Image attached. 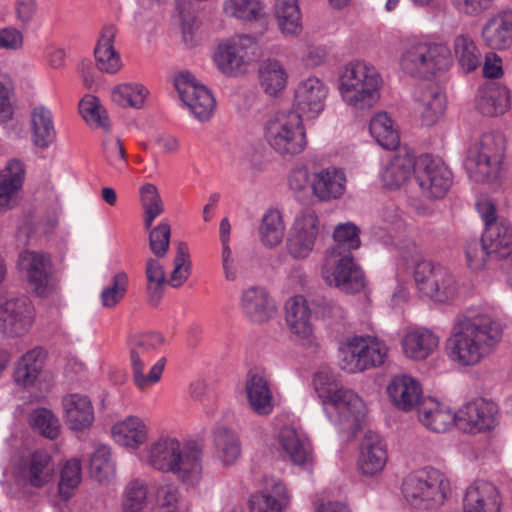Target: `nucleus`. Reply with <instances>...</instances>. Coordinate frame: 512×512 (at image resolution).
I'll use <instances>...</instances> for the list:
<instances>
[{"label": "nucleus", "instance_id": "8fccbe9b", "mask_svg": "<svg viewBox=\"0 0 512 512\" xmlns=\"http://www.w3.org/2000/svg\"><path fill=\"white\" fill-rule=\"evenodd\" d=\"M214 445L217 457L224 465L234 464L241 455V445L235 432L219 428L214 432Z\"/></svg>", "mask_w": 512, "mask_h": 512}, {"label": "nucleus", "instance_id": "f03ea898", "mask_svg": "<svg viewBox=\"0 0 512 512\" xmlns=\"http://www.w3.org/2000/svg\"><path fill=\"white\" fill-rule=\"evenodd\" d=\"M201 458L202 451L195 443L182 446L180 441L172 437L158 439L144 455L149 466L162 472H171L189 485L200 478Z\"/></svg>", "mask_w": 512, "mask_h": 512}, {"label": "nucleus", "instance_id": "3c124183", "mask_svg": "<svg viewBox=\"0 0 512 512\" xmlns=\"http://www.w3.org/2000/svg\"><path fill=\"white\" fill-rule=\"evenodd\" d=\"M145 276L148 301L156 306L163 296L165 284L168 283L164 268L157 259L150 257L146 260Z\"/></svg>", "mask_w": 512, "mask_h": 512}, {"label": "nucleus", "instance_id": "412c9836", "mask_svg": "<svg viewBox=\"0 0 512 512\" xmlns=\"http://www.w3.org/2000/svg\"><path fill=\"white\" fill-rule=\"evenodd\" d=\"M335 259V266L328 277L330 285H334L347 294L360 292L365 286V277L361 268L355 263L350 253L330 256Z\"/></svg>", "mask_w": 512, "mask_h": 512}, {"label": "nucleus", "instance_id": "338daca9", "mask_svg": "<svg viewBox=\"0 0 512 512\" xmlns=\"http://www.w3.org/2000/svg\"><path fill=\"white\" fill-rule=\"evenodd\" d=\"M494 257V253H489L482 239L472 240L466 247V258L469 267L473 270L482 269L485 266L486 259Z\"/></svg>", "mask_w": 512, "mask_h": 512}, {"label": "nucleus", "instance_id": "4be33fe9", "mask_svg": "<svg viewBox=\"0 0 512 512\" xmlns=\"http://www.w3.org/2000/svg\"><path fill=\"white\" fill-rule=\"evenodd\" d=\"M502 498L491 482L477 480L467 489L463 498L464 512H500Z\"/></svg>", "mask_w": 512, "mask_h": 512}, {"label": "nucleus", "instance_id": "603ef678", "mask_svg": "<svg viewBox=\"0 0 512 512\" xmlns=\"http://www.w3.org/2000/svg\"><path fill=\"white\" fill-rule=\"evenodd\" d=\"M371 136L386 149H395L399 145V135L385 112L376 114L369 125Z\"/></svg>", "mask_w": 512, "mask_h": 512}, {"label": "nucleus", "instance_id": "774afa93", "mask_svg": "<svg viewBox=\"0 0 512 512\" xmlns=\"http://www.w3.org/2000/svg\"><path fill=\"white\" fill-rule=\"evenodd\" d=\"M103 151L108 163L117 170L122 171L126 167V154L120 139H105Z\"/></svg>", "mask_w": 512, "mask_h": 512}, {"label": "nucleus", "instance_id": "a211bd4d", "mask_svg": "<svg viewBox=\"0 0 512 512\" xmlns=\"http://www.w3.org/2000/svg\"><path fill=\"white\" fill-rule=\"evenodd\" d=\"M327 95L328 87L320 78L310 76L301 80L295 88L293 111L302 119L315 118L324 110Z\"/></svg>", "mask_w": 512, "mask_h": 512}, {"label": "nucleus", "instance_id": "052dcab7", "mask_svg": "<svg viewBox=\"0 0 512 512\" xmlns=\"http://www.w3.org/2000/svg\"><path fill=\"white\" fill-rule=\"evenodd\" d=\"M29 422L35 431L48 439H55L59 435V420L46 408L35 409L30 414Z\"/></svg>", "mask_w": 512, "mask_h": 512}, {"label": "nucleus", "instance_id": "aec40b11", "mask_svg": "<svg viewBox=\"0 0 512 512\" xmlns=\"http://www.w3.org/2000/svg\"><path fill=\"white\" fill-rule=\"evenodd\" d=\"M446 97L433 83L421 84L413 94V111L425 126L435 124L443 115Z\"/></svg>", "mask_w": 512, "mask_h": 512}, {"label": "nucleus", "instance_id": "680f3d73", "mask_svg": "<svg viewBox=\"0 0 512 512\" xmlns=\"http://www.w3.org/2000/svg\"><path fill=\"white\" fill-rule=\"evenodd\" d=\"M173 265L174 268L168 283L172 287L178 288L187 281L191 273L190 255L186 243L179 242L177 244V251L176 256L173 260Z\"/></svg>", "mask_w": 512, "mask_h": 512}, {"label": "nucleus", "instance_id": "2eb2a0df", "mask_svg": "<svg viewBox=\"0 0 512 512\" xmlns=\"http://www.w3.org/2000/svg\"><path fill=\"white\" fill-rule=\"evenodd\" d=\"M174 85L181 100L199 121L209 120L215 108V99L211 92L189 72L179 73Z\"/></svg>", "mask_w": 512, "mask_h": 512}, {"label": "nucleus", "instance_id": "423d86ee", "mask_svg": "<svg viewBox=\"0 0 512 512\" xmlns=\"http://www.w3.org/2000/svg\"><path fill=\"white\" fill-rule=\"evenodd\" d=\"M505 154V138L500 133H485L467 151L465 167L476 182L497 179Z\"/></svg>", "mask_w": 512, "mask_h": 512}, {"label": "nucleus", "instance_id": "b1692460", "mask_svg": "<svg viewBox=\"0 0 512 512\" xmlns=\"http://www.w3.org/2000/svg\"><path fill=\"white\" fill-rule=\"evenodd\" d=\"M388 395L392 403L402 411L418 408L423 400V390L420 382L406 374L394 376L388 387Z\"/></svg>", "mask_w": 512, "mask_h": 512}, {"label": "nucleus", "instance_id": "0e129e2a", "mask_svg": "<svg viewBox=\"0 0 512 512\" xmlns=\"http://www.w3.org/2000/svg\"><path fill=\"white\" fill-rule=\"evenodd\" d=\"M128 275L120 271L113 276L112 285L104 288L100 294L101 303L106 308L114 307L127 292Z\"/></svg>", "mask_w": 512, "mask_h": 512}, {"label": "nucleus", "instance_id": "bf43d9fd", "mask_svg": "<svg viewBox=\"0 0 512 512\" xmlns=\"http://www.w3.org/2000/svg\"><path fill=\"white\" fill-rule=\"evenodd\" d=\"M223 11L228 17L254 21L260 18L262 6L259 0H224Z\"/></svg>", "mask_w": 512, "mask_h": 512}, {"label": "nucleus", "instance_id": "ddd939ff", "mask_svg": "<svg viewBox=\"0 0 512 512\" xmlns=\"http://www.w3.org/2000/svg\"><path fill=\"white\" fill-rule=\"evenodd\" d=\"M415 179L424 196L440 199L452 185V172L440 159L424 154L416 159Z\"/></svg>", "mask_w": 512, "mask_h": 512}, {"label": "nucleus", "instance_id": "4d7b16f0", "mask_svg": "<svg viewBox=\"0 0 512 512\" xmlns=\"http://www.w3.org/2000/svg\"><path fill=\"white\" fill-rule=\"evenodd\" d=\"M140 196L144 209V226L146 230H149L155 218L163 213V202L156 186L151 183L140 188Z\"/></svg>", "mask_w": 512, "mask_h": 512}, {"label": "nucleus", "instance_id": "79ce46f5", "mask_svg": "<svg viewBox=\"0 0 512 512\" xmlns=\"http://www.w3.org/2000/svg\"><path fill=\"white\" fill-rule=\"evenodd\" d=\"M453 51L464 72H472L480 66L482 55L471 35L463 33L455 36Z\"/></svg>", "mask_w": 512, "mask_h": 512}, {"label": "nucleus", "instance_id": "13d9d810", "mask_svg": "<svg viewBox=\"0 0 512 512\" xmlns=\"http://www.w3.org/2000/svg\"><path fill=\"white\" fill-rule=\"evenodd\" d=\"M79 110L84 120L92 126L109 131L110 122L104 107L99 103L98 98L87 95L79 103Z\"/></svg>", "mask_w": 512, "mask_h": 512}, {"label": "nucleus", "instance_id": "4c0bfd02", "mask_svg": "<svg viewBox=\"0 0 512 512\" xmlns=\"http://www.w3.org/2000/svg\"><path fill=\"white\" fill-rule=\"evenodd\" d=\"M116 443L129 448L142 445L148 436V428L144 421L137 416H128L117 422L111 430Z\"/></svg>", "mask_w": 512, "mask_h": 512}, {"label": "nucleus", "instance_id": "393cba45", "mask_svg": "<svg viewBox=\"0 0 512 512\" xmlns=\"http://www.w3.org/2000/svg\"><path fill=\"white\" fill-rule=\"evenodd\" d=\"M481 37L493 50L512 47V9L500 11L489 17L482 26Z\"/></svg>", "mask_w": 512, "mask_h": 512}, {"label": "nucleus", "instance_id": "4468645a", "mask_svg": "<svg viewBox=\"0 0 512 512\" xmlns=\"http://www.w3.org/2000/svg\"><path fill=\"white\" fill-rule=\"evenodd\" d=\"M255 45V38L246 34L236 35L220 43L214 54L217 68L226 76L244 73L248 65V52Z\"/></svg>", "mask_w": 512, "mask_h": 512}, {"label": "nucleus", "instance_id": "5701e85b", "mask_svg": "<svg viewBox=\"0 0 512 512\" xmlns=\"http://www.w3.org/2000/svg\"><path fill=\"white\" fill-rule=\"evenodd\" d=\"M19 473L27 485L43 488L54 481L56 469L47 452L35 451L22 462Z\"/></svg>", "mask_w": 512, "mask_h": 512}, {"label": "nucleus", "instance_id": "5fc2aeb1", "mask_svg": "<svg viewBox=\"0 0 512 512\" xmlns=\"http://www.w3.org/2000/svg\"><path fill=\"white\" fill-rule=\"evenodd\" d=\"M89 473L98 482L109 481L115 473L109 447L98 446L90 457Z\"/></svg>", "mask_w": 512, "mask_h": 512}, {"label": "nucleus", "instance_id": "a878e982", "mask_svg": "<svg viewBox=\"0 0 512 512\" xmlns=\"http://www.w3.org/2000/svg\"><path fill=\"white\" fill-rule=\"evenodd\" d=\"M388 459L387 447L382 437L373 431H367L361 442L358 465L361 473L374 476L380 473Z\"/></svg>", "mask_w": 512, "mask_h": 512}, {"label": "nucleus", "instance_id": "58836bf2", "mask_svg": "<svg viewBox=\"0 0 512 512\" xmlns=\"http://www.w3.org/2000/svg\"><path fill=\"white\" fill-rule=\"evenodd\" d=\"M415 158L409 153L395 154L381 173L384 186L394 190L400 188L415 172Z\"/></svg>", "mask_w": 512, "mask_h": 512}, {"label": "nucleus", "instance_id": "09e8293b", "mask_svg": "<svg viewBox=\"0 0 512 512\" xmlns=\"http://www.w3.org/2000/svg\"><path fill=\"white\" fill-rule=\"evenodd\" d=\"M275 15L279 28L285 35L295 36L302 31L298 0H276Z\"/></svg>", "mask_w": 512, "mask_h": 512}, {"label": "nucleus", "instance_id": "72a5a7b5", "mask_svg": "<svg viewBox=\"0 0 512 512\" xmlns=\"http://www.w3.org/2000/svg\"><path fill=\"white\" fill-rule=\"evenodd\" d=\"M63 407L69 428L76 431L90 427L94 420V410L90 399L80 394L64 398Z\"/></svg>", "mask_w": 512, "mask_h": 512}, {"label": "nucleus", "instance_id": "de8ad7c7", "mask_svg": "<svg viewBox=\"0 0 512 512\" xmlns=\"http://www.w3.org/2000/svg\"><path fill=\"white\" fill-rule=\"evenodd\" d=\"M24 176L25 168L23 162L18 159L8 161L5 170L0 173V177L5 180L1 184L0 201H3L4 204H16V194L22 187Z\"/></svg>", "mask_w": 512, "mask_h": 512}, {"label": "nucleus", "instance_id": "6e6d98bb", "mask_svg": "<svg viewBox=\"0 0 512 512\" xmlns=\"http://www.w3.org/2000/svg\"><path fill=\"white\" fill-rule=\"evenodd\" d=\"M112 100L121 107L141 108L147 96V90L141 84L124 83L112 90Z\"/></svg>", "mask_w": 512, "mask_h": 512}, {"label": "nucleus", "instance_id": "69168bd1", "mask_svg": "<svg viewBox=\"0 0 512 512\" xmlns=\"http://www.w3.org/2000/svg\"><path fill=\"white\" fill-rule=\"evenodd\" d=\"M149 247L156 258H163L170 244L171 228L168 222L162 221L153 229H149Z\"/></svg>", "mask_w": 512, "mask_h": 512}, {"label": "nucleus", "instance_id": "c85d7f7f", "mask_svg": "<svg viewBox=\"0 0 512 512\" xmlns=\"http://www.w3.org/2000/svg\"><path fill=\"white\" fill-rule=\"evenodd\" d=\"M418 417L425 427L437 433L447 431L453 424L458 425L457 412H452L447 406L430 397L422 401Z\"/></svg>", "mask_w": 512, "mask_h": 512}, {"label": "nucleus", "instance_id": "ea45409f", "mask_svg": "<svg viewBox=\"0 0 512 512\" xmlns=\"http://www.w3.org/2000/svg\"><path fill=\"white\" fill-rule=\"evenodd\" d=\"M45 357L42 348H33L22 355L14 368L15 382L25 387L32 385L43 369Z\"/></svg>", "mask_w": 512, "mask_h": 512}, {"label": "nucleus", "instance_id": "9b49d317", "mask_svg": "<svg viewBox=\"0 0 512 512\" xmlns=\"http://www.w3.org/2000/svg\"><path fill=\"white\" fill-rule=\"evenodd\" d=\"M417 289L434 302L452 301L459 292V285L451 272L441 265L421 260L414 268Z\"/></svg>", "mask_w": 512, "mask_h": 512}, {"label": "nucleus", "instance_id": "a18cd8bd", "mask_svg": "<svg viewBox=\"0 0 512 512\" xmlns=\"http://www.w3.org/2000/svg\"><path fill=\"white\" fill-rule=\"evenodd\" d=\"M279 443L293 463L303 465L309 460V443L293 427H284L280 430Z\"/></svg>", "mask_w": 512, "mask_h": 512}, {"label": "nucleus", "instance_id": "f257e3e1", "mask_svg": "<svg viewBox=\"0 0 512 512\" xmlns=\"http://www.w3.org/2000/svg\"><path fill=\"white\" fill-rule=\"evenodd\" d=\"M501 322L485 307L459 313L447 340V355L461 366H474L494 352L502 340Z\"/></svg>", "mask_w": 512, "mask_h": 512}, {"label": "nucleus", "instance_id": "6e6552de", "mask_svg": "<svg viewBox=\"0 0 512 512\" xmlns=\"http://www.w3.org/2000/svg\"><path fill=\"white\" fill-rule=\"evenodd\" d=\"M163 343L164 337L157 332L137 334L129 338L128 345L133 380L140 390L156 384L161 379L166 358H160L147 374L144 373V369L152 353L159 349Z\"/></svg>", "mask_w": 512, "mask_h": 512}, {"label": "nucleus", "instance_id": "c03bdc74", "mask_svg": "<svg viewBox=\"0 0 512 512\" xmlns=\"http://www.w3.org/2000/svg\"><path fill=\"white\" fill-rule=\"evenodd\" d=\"M279 443L293 463L303 465L309 460V443L293 427H284L280 430Z\"/></svg>", "mask_w": 512, "mask_h": 512}, {"label": "nucleus", "instance_id": "2f4dec72", "mask_svg": "<svg viewBox=\"0 0 512 512\" xmlns=\"http://www.w3.org/2000/svg\"><path fill=\"white\" fill-rule=\"evenodd\" d=\"M481 239L495 258H506L512 254V226L506 219L488 225Z\"/></svg>", "mask_w": 512, "mask_h": 512}, {"label": "nucleus", "instance_id": "f8f14e48", "mask_svg": "<svg viewBox=\"0 0 512 512\" xmlns=\"http://www.w3.org/2000/svg\"><path fill=\"white\" fill-rule=\"evenodd\" d=\"M33 321L34 309L27 297L0 293V333L8 337L23 336Z\"/></svg>", "mask_w": 512, "mask_h": 512}, {"label": "nucleus", "instance_id": "20e7f679", "mask_svg": "<svg viewBox=\"0 0 512 512\" xmlns=\"http://www.w3.org/2000/svg\"><path fill=\"white\" fill-rule=\"evenodd\" d=\"M448 51L442 45L418 37L408 38L402 47L400 67L415 78L430 79L448 66Z\"/></svg>", "mask_w": 512, "mask_h": 512}, {"label": "nucleus", "instance_id": "dca6fc26", "mask_svg": "<svg viewBox=\"0 0 512 512\" xmlns=\"http://www.w3.org/2000/svg\"><path fill=\"white\" fill-rule=\"evenodd\" d=\"M319 227V218L312 208H302L296 214L287 244L292 257L306 258L311 253L319 233Z\"/></svg>", "mask_w": 512, "mask_h": 512}, {"label": "nucleus", "instance_id": "37998d69", "mask_svg": "<svg viewBox=\"0 0 512 512\" xmlns=\"http://www.w3.org/2000/svg\"><path fill=\"white\" fill-rule=\"evenodd\" d=\"M285 234V224L279 210L270 208L262 216L259 226V238L267 248L281 244Z\"/></svg>", "mask_w": 512, "mask_h": 512}, {"label": "nucleus", "instance_id": "7ed1b4c3", "mask_svg": "<svg viewBox=\"0 0 512 512\" xmlns=\"http://www.w3.org/2000/svg\"><path fill=\"white\" fill-rule=\"evenodd\" d=\"M381 82V76L372 64L355 60L347 63L341 70L338 88L347 105L367 109L379 100Z\"/></svg>", "mask_w": 512, "mask_h": 512}, {"label": "nucleus", "instance_id": "49530a36", "mask_svg": "<svg viewBox=\"0 0 512 512\" xmlns=\"http://www.w3.org/2000/svg\"><path fill=\"white\" fill-rule=\"evenodd\" d=\"M261 87L269 95H275L285 88L288 74L283 65L277 60L263 61L258 70Z\"/></svg>", "mask_w": 512, "mask_h": 512}, {"label": "nucleus", "instance_id": "0eeeda50", "mask_svg": "<svg viewBox=\"0 0 512 512\" xmlns=\"http://www.w3.org/2000/svg\"><path fill=\"white\" fill-rule=\"evenodd\" d=\"M269 146L281 156H295L307 146L301 115L295 111L278 112L265 126Z\"/></svg>", "mask_w": 512, "mask_h": 512}, {"label": "nucleus", "instance_id": "c756f323", "mask_svg": "<svg viewBox=\"0 0 512 512\" xmlns=\"http://www.w3.org/2000/svg\"><path fill=\"white\" fill-rule=\"evenodd\" d=\"M288 503L289 496L282 481L271 479L265 490L251 496L249 512H282Z\"/></svg>", "mask_w": 512, "mask_h": 512}, {"label": "nucleus", "instance_id": "e433bc0d", "mask_svg": "<svg viewBox=\"0 0 512 512\" xmlns=\"http://www.w3.org/2000/svg\"><path fill=\"white\" fill-rule=\"evenodd\" d=\"M286 321L293 334L301 339H309L313 333L310 309L302 296H295L285 304Z\"/></svg>", "mask_w": 512, "mask_h": 512}, {"label": "nucleus", "instance_id": "cd10ccee", "mask_svg": "<svg viewBox=\"0 0 512 512\" xmlns=\"http://www.w3.org/2000/svg\"><path fill=\"white\" fill-rule=\"evenodd\" d=\"M243 312L253 322H264L270 319L274 312V304L265 288L251 286L243 290L240 300Z\"/></svg>", "mask_w": 512, "mask_h": 512}, {"label": "nucleus", "instance_id": "a19ab883", "mask_svg": "<svg viewBox=\"0 0 512 512\" xmlns=\"http://www.w3.org/2000/svg\"><path fill=\"white\" fill-rule=\"evenodd\" d=\"M31 124L33 144L41 149L48 148L56 138L50 110L43 106L35 107L31 115Z\"/></svg>", "mask_w": 512, "mask_h": 512}, {"label": "nucleus", "instance_id": "6ab92c4d", "mask_svg": "<svg viewBox=\"0 0 512 512\" xmlns=\"http://www.w3.org/2000/svg\"><path fill=\"white\" fill-rule=\"evenodd\" d=\"M18 263L38 296L46 297L53 291L52 264L48 256L34 251H23L19 255Z\"/></svg>", "mask_w": 512, "mask_h": 512}, {"label": "nucleus", "instance_id": "39448f33", "mask_svg": "<svg viewBox=\"0 0 512 512\" xmlns=\"http://www.w3.org/2000/svg\"><path fill=\"white\" fill-rule=\"evenodd\" d=\"M448 487V481L439 470L425 467L411 472L404 479L402 493L414 508L429 510L444 503Z\"/></svg>", "mask_w": 512, "mask_h": 512}, {"label": "nucleus", "instance_id": "1a4fd4ad", "mask_svg": "<svg viewBox=\"0 0 512 512\" xmlns=\"http://www.w3.org/2000/svg\"><path fill=\"white\" fill-rule=\"evenodd\" d=\"M323 406L328 419L340 432H347L351 437L356 435L364 420L366 408L354 391L345 388L328 389Z\"/></svg>", "mask_w": 512, "mask_h": 512}, {"label": "nucleus", "instance_id": "473e14b6", "mask_svg": "<svg viewBox=\"0 0 512 512\" xmlns=\"http://www.w3.org/2000/svg\"><path fill=\"white\" fill-rule=\"evenodd\" d=\"M116 34L117 30L114 26H105L94 49L98 69L109 74L116 73L122 66L120 55L114 48Z\"/></svg>", "mask_w": 512, "mask_h": 512}, {"label": "nucleus", "instance_id": "f704fd0d", "mask_svg": "<svg viewBox=\"0 0 512 512\" xmlns=\"http://www.w3.org/2000/svg\"><path fill=\"white\" fill-rule=\"evenodd\" d=\"M439 338L429 329L417 328L409 331L402 339L405 355L413 360H423L438 347Z\"/></svg>", "mask_w": 512, "mask_h": 512}, {"label": "nucleus", "instance_id": "7c9ffc66", "mask_svg": "<svg viewBox=\"0 0 512 512\" xmlns=\"http://www.w3.org/2000/svg\"><path fill=\"white\" fill-rule=\"evenodd\" d=\"M475 106L485 116L502 115L510 106L509 91L498 84L483 86L477 92Z\"/></svg>", "mask_w": 512, "mask_h": 512}, {"label": "nucleus", "instance_id": "f3484780", "mask_svg": "<svg viewBox=\"0 0 512 512\" xmlns=\"http://www.w3.org/2000/svg\"><path fill=\"white\" fill-rule=\"evenodd\" d=\"M458 426L470 433L493 429L498 423L497 405L484 398L474 399L457 412Z\"/></svg>", "mask_w": 512, "mask_h": 512}, {"label": "nucleus", "instance_id": "bb28decb", "mask_svg": "<svg viewBox=\"0 0 512 512\" xmlns=\"http://www.w3.org/2000/svg\"><path fill=\"white\" fill-rule=\"evenodd\" d=\"M346 176L343 170L328 167L316 171L311 177L312 194L319 201L340 198L345 192Z\"/></svg>", "mask_w": 512, "mask_h": 512}, {"label": "nucleus", "instance_id": "864d4df0", "mask_svg": "<svg viewBox=\"0 0 512 512\" xmlns=\"http://www.w3.org/2000/svg\"><path fill=\"white\" fill-rule=\"evenodd\" d=\"M359 233V228L351 222L338 224L333 233L335 245L330 249V256L351 254L352 250L358 249L361 244Z\"/></svg>", "mask_w": 512, "mask_h": 512}, {"label": "nucleus", "instance_id": "e2e57ef3", "mask_svg": "<svg viewBox=\"0 0 512 512\" xmlns=\"http://www.w3.org/2000/svg\"><path fill=\"white\" fill-rule=\"evenodd\" d=\"M81 481V463L78 459H71L66 462L61 470L58 484L59 494L62 499L68 500L72 491Z\"/></svg>", "mask_w": 512, "mask_h": 512}, {"label": "nucleus", "instance_id": "c9c22d12", "mask_svg": "<svg viewBox=\"0 0 512 512\" xmlns=\"http://www.w3.org/2000/svg\"><path fill=\"white\" fill-rule=\"evenodd\" d=\"M247 400L258 415H269L274 408L273 395L268 380L260 374L249 375L246 381Z\"/></svg>", "mask_w": 512, "mask_h": 512}, {"label": "nucleus", "instance_id": "9d476101", "mask_svg": "<svg viewBox=\"0 0 512 512\" xmlns=\"http://www.w3.org/2000/svg\"><path fill=\"white\" fill-rule=\"evenodd\" d=\"M340 367L348 373L362 372L384 363L387 346L375 336L355 335L340 347Z\"/></svg>", "mask_w": 512, "mask_h": 512}]
</instances>
